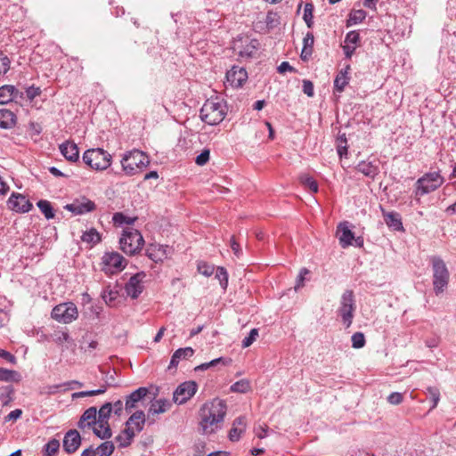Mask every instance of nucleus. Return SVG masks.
Masks as SVG:
<instances>
[{
	"label": "nucleus",
	"instance_id": "f257e3e1",
	"mask_svg": "<svg viewBox=\"0 0 456 456\" xmlns=\"http://www.w3.org/2000/svg\"><path fill=\"white\" fill-rule=\"evenodd\" d=\"M226 409V403L217 398L205 403L199 411L200 433L203 435L215 433L224 421Z\"/></svg>",
	"mask_w": 456,
	"mask_h": 456
},
{
	"label": "nucleus",
	"instance_id": "f03ea898",
	"mask_svg": "<svg viewBox=\"0 0 456 456\" xmlns=\"http://www.w3.org/2000/svg\"><path fill=\"white\" fill-rule=\"evenodd\" d=\"M226 105L218 98L208 99L200 109V118L208 125L221 123L226 115Z\"/></svg>",
	"mask_w": 456,
	"mask_h": 456
},
{
	"label": "nucleus",
	"instance_id": "7ed1b4c3",
	"mask_svg": "<svg viewBox=\"0 0 456 456\" xmlns=\"http://www.w3.org/2000/svg\"><path fill=\"white\" fill-rule=\"evenodd\" d=\"M430 262L433 269V286L436 295L444 291L449 282V271L444 261L440 256H431Z\"/></svg>",
	"mask_w": 456,
	"mask_h": 456
},
{
	"label": "nucleus",
	"instance_id": "20e7f679",
	"mask_svg": "<svg viewBox=\"0 0 456 456\" xmlns=\"http://www.w3.org/2000/svg\"><path fill=\"white\" fill-rule=\"evenodd\" d=\"M149 164V157L139 150L129 151L123 157L121 160L123 171L127 175H135L138 170H142Z\"/></svg>",
	"mask_w": 456,
	"mask_h": 456
},
{
	"label": "nucleus",
	"instance_id": "39448f33",
	"mask_svg": "<svg viewBox=\"0 0 456 456\" xmlns=\"http://www.w3.org/2000/svg\"><path fill=\"white\" fill-rule=\"evenodd\" d=\"M144 243L141 232L134 228L128 227L124 230L119 239L120 249L126 255H134L138 253Z\"/></svg>",
	"mask_w": 456,
	"mask_h": 456
},
{
	"label": "nucleus",
	"instance_id": "423d86ee",
	"mask_svg": "<svg viewBox=\"0 0 456 456\" xmlns=\"http://www.w3.org/2000/svg\"><path fill=\"white\" fill-rule=\"evenodd\" d=\"M259 47L256 39L248 36H239L232 41V51L240 60H248L256 56Z\"/></svg>",
	"mask_w": 456,
	"mask_h": 456
},
{
	"label": "nucleus",
	"instance_id": "0eeeda50",
	"mask_svg": "<svg viewBox=\"0 0 456 456\" xmlns=\"http://www.w3.org/2000/svg\"><path fill=\"white\" fill-rule=\"evenodd\" d=\"M82 159L86 165L94 170H105L111 165V155L101 148L86 151Z\"/></svg>",
	"mask_w": 456,
	"mask_h": 456
},
{
	"label": "nucleus",
	"instance_id": "6e6552de",
	"mask_svg": "<svg viewBox=\"0 0 456 456\" xmlns=\"http://www.w3.org/2000/svg\"><path fill=\"white\" fill-rule=\"evenodd\" d=\"M444 182L440 172H428L419 177L415 183L416 196H423L438 189Z\"/></svg>",
	"mask_w": 456,
	"mask_h": 456
},
{
	"label": "nucleus",
	"instance_id": "1a4fd4ad",
	"mask_svg": "<svg viewBox=\"0 0 456 456\" xmlns=\"http://www.w3.org/2000/svg\"><path fill=\"white\" fill-rule=\"evenodd\" d=\"M355 307L353 290H346L341 296L338 314L341 317L342 322L346 328L350 327L353 322Z\"/></svg>",
	"mask_w": 456,
	"mask_h": 456
},
{
	"label": "nucleus",
	"instance_id": "9d476101",
	"mask_svg": "<svg viewBox=\"0 0 456 456\" xmlns=\"http://www.w3.org/2000/svg\"><path fill=\"white\" fill-rule=\"evenodd\" d=\"M78 316L76 305L72 302L60 304L53 307L52 317L59 322L70 323Z\"/></svg>",
	"mask_w": 456,
	"mask_h": 456
},
{
	"label": "nucleus",
	"instance_id": "9b49d317",
	"mask_svg": "<svg viewBox=\"0 0 456 456\" xmlns=\"http://www.w3.org/2000/svg\"><path fill=\"white\" fill-rule=\"evenodd\" d=\"M103 271L105 273H116L122 271L126 262L125 258L118 252H108L102 256Z\"/></svg>",
	"mask_w": 456,
	"mask_h": 456
},
{
	"label": "nucleus",
	"instance_id": "f8f14e48",
	"mask_svg": "<svg viewBox=\"0 0 456 456\" xmlns=\"http://www.w3.org/2000/svg\"><path fill=\"white\" fill-rule=\"evenodd\" d=\"M197 383L195 381H185L180 384L174 392V402L178 404L186 403L197 392Z\"/></svg>",
	"mask_w": 456,
	"mask_h": 456
},
{
	"label": "nucleus",
	"instance_id": "ddd939ff",
	"mask_svg": "<svg viewBox=\"0 0 456 456\" xmlns=\"http://www.w3.org/2000/svg\"><path fill=\"white\" fill-rule=\"evenodd\" d=\"M64 208L75 216H81L93 212L96 208V205L86 197H82L74 200L73 202L69 204H67L64 206Z\"/></svg>",
	"mask_w": 456,
	"mask_h": 456
},
{
	"label": "nucleus",
	"instance_id": "4468645a",
	"mask_svg": "<svg viewBox=\"0 0 456 456\" xmlns=\"http://www.w3.org/2000/svg\"><path fill=\"white\" fill-rule=\"evenodd\" d=\"M225 78L232 87L239 88L247 81L248 72L244 68L234 65L226 72Z\"/></svg>",
	"mask_w": 456,
	"mask_h": 456
},
{
	"label": "nucleus",
	"instance_id": "2eb2a0df",
	"mask_svg": "<svg viewBox=\"0 0 456 456\" xmlns=\"http://www.w3.org/2000/svg\"><path fill=\"white\" fill-rule=\"evenodd\" d=\"M8 208L18 213H28L32 208V203L22 194L12 193L7 201Z\"/></svg>",
	"mask_w": 456,
	"mask_h": 456
},
{
	"label": "nucleus",
	"instance_id": "dca6fc26",
	"mask_svg": "<svg viewBox=\"0 0 456 456\" xmlns=\"http://www.w3.org/2000/svg\"><path fill=\"white\" fill-rule=\"evenodd\" d=\"M146 274L143 272L133 275L126 283L125 290L127 296L137 298L143 290L142 281Z\"/></svg>",
	"mask_w": 456,
	"mask_h": 456
},
{
	"label": "nucleus",
	"instance_id": "f3484780",
	"mask_svg": "<svg viewBox=\"0 0 456 456\" xmlns=\"http://www.w3.org/2000/svg\"><path fill=\"white\" fill-rule=\"evenodd\" d=\"M81 444V436L77 429H69L64 436L62 441L63 450L71 454L77 451Z\"/></svg>",
	"mask_w": 456,
	"mask_h": 456
},
{
	"label": "nucleus",
	"instance_id": "a211bd4d",
	"mask_svg": "<svg viewBox=\"0 0 456 456\" xmlns=\"http://www.w3.org/2000/svg\"><path fill=\"white\" fill-rule=\"evenodd\" d=\"M24 93L20 92L14 86L4 85L0 86V104H7L18 98L23 99Z\"/></svg>",
	"mask_w": 456,
	"mask_h": 456
},
{
	"label": "nucleus",
	"instance_id": "6ab92c4d",
	"mask_svg": "<svg viewBox=\"0 0 456 456\" xmlns=\"http://www.w3.org/2000/svg\"><path fill=\"white\" fill-rule=\"evenodd\" d=\"M337 237L339 240V244L343 248H346L353 245V240H354V233L351 231L348 226V223H341L338 224L337 229Z\"/></svg>",
	"mask_w": 456,
	"mask_h": 456
},
{
	"label": "nucleus",
	"instance_id": "aec40b11",
	"mask_svg": "<svg viewBox=\"0 0 456 456\" xmlns=\"http://www.w3.org/2000/svg\"><path fill=\"white\" fill-rule=\"evenodd\" d=\"M61 153L70 162H77L79 159V151L77 144L70 141H66L59 146Z\"/></svg>",
	"mask_w": 456,
	"mask_h": 456
},
{
	"label": "nucleus",
	"instance_id": "412c9836",
	"mask_svg": "<svg viewBox=\"0 0 456 456\" xmlns=\"http://www.w3.org/2000/svg\"><path fill=\"white\" fill-rule=\"evenodd\" d=\"M246 418L240 416L233 420L232 427L229 432V439L232 442L239 441L246 430Z\"/></svg>",
	"mask_w": 456,
	"mask_h": 456
},
{
	"label": "nucleus",
	"instance_id": "4be33fe9",
	"mask_svg": "<svg viewBox=\"0 0 456 456\" xmlns=\"http://www.w3.org/2000/svg\"><path fill=\"white\" fill-rule=\"evenodd\" d=\"M194 354V349L191 346L179 348L173 354L168 370L175 369L179 364L180 361L189 359Z\"/></svg>",
	"mask_w": 456,
	"mask_h": 456
},
{
	"label": "nucleus",
	"instance_id": "5701e85b",
	"mask_svg": "<svg viewBox=\"0 0 456 456\" xmlns=\"http://www.w3.org/2000/svg\"><path fill=\"white\" fill-rule=\"evenodd\" d=\"M382 215L386 224L393 231H403L401 216L397 212H386L382 209Z\"/></svg>",
	"mask_w": 456,
	"mask_h": 456
},
{
	"label": "nucleus",
	"instance_id": "b1692460",
	"mask_svg": "<svg viewBox=\"0 0 456 456\" xmlns=\"http://www.w3.org/2000/svg\"><path fill=\"white\" fill-rule=\"evenodd\" d=\"M149 393L147 387H142L132 392L126 400V411H131L136 406V403L142 401Z\"/></svg>",
	"mask_w": 456,
	"mask_h": 456
},
{
	"label": "nucleus",
	"instance_id": "393cba45",
	"mask_svg": "<svg viewBox=\"0 0 456 456\" xmlns=\"http://www.w3.org/2000/svg\"><path fill=\"white\" fill-rule=\"evenodd\" d=\"M167 246L163 245H150L146 249L147 256L153 262L158 263L167 257Z\"/></svg>",
	"mask_w": 456,
	"mask_h": 456
},
{
	"label": "nucleus",
	"instance_id": "a878e982",
	"mask_svg": "<svg viewBox=\"0 0 456 456\" xmlns=\"http://www.w3.org/2000/svg\"><path fill=\"white\" fill-rule=\"evenodd\" d=\"M97 421V409L96 407H90L82 414L78 421V428H85L86 427H92L93 425H96Z\"/></svg>",
	"mask_w": 456,
	"mask_h": 456
},
{
	"label": "nucleus",
	"instance_id": "bb28decb",
	"mask_svg": "<svg viewBox=\"0 0 456 456\" xmlns=\"http://www.w3.org/2000/svg\"><path fill=\"white\" fill-rule=\"evenodd\" d=\"M350 66L347 65L346 68L342 69L334 79V89L339 93L343 92L345 87L348 85L350 77H349Z\"/></svg>",
	"mask_w": 456,
	"mask_h": 456
},
{
	"label": "nucleus",
	"instance_id": "cd10ccee",
	"mask_svg": "<svg viewBox=\"0 0 456 456\" xmlns=\"http://www.w3.org/2000/svg\"><path fill=\"white\" fill-rule=\"evenodd\" d=\"M356 169L365 176L372 179L379 173V166L371 161H361L357 165Z\"/></svg>",
	"mask_w": 456,
	"mask_h": 456
},
{
	"label": "nucleus",
	"instance_id": "c85d7f7f",
	"mask_svg": "<svg viewBox=\"0 0 456 456\" xmlns=\"http://www.w3.org/2000/svg\"><path fill=\"white\" fill-rule=\"evenodd\" d=\"M16 124L15 114L9 110H0V128L11 129Z\"/></svg>",
	"mask_w": 456,
	"mask_h": 456
},
{
	"label": "nucleus",
	"instance_id": "c756f323",
	"mask_svg": "<svg viewBox=\"0 0 456 456\" xmlns=\"http://www.w3.org/2000/svg\"><path fill=\"white\" fill-rule=\"evenodd\" d=\"M314 37L312 32H307L303 39V48L301 51V58L305 61L313 53Z\"/></svg>",
	"mask_w": 456,
	"mask_h": 456
},
{
	"label": "nucleus",
	"instance_id": "7c9ffc66",
	"mask_svg": "<svg viewBox=\"0 0 456 456\" xmlns=\"http://www.w3.org/2000/svg\"><path fill=\"white\" fill-rule=\"evenodd\" d=\"M112 411V404L110 403H105L100 410L97 411V424L99 427L109 424V419Z\"/></svg>",
	"mask_w": 456,
	"mask_h": 456
},
{
	"label": "nucleus",
	"instance_id": "2f4dec72",
	"mask_svg": "<svg viewBox=\"0 0 456 456\" xmlns=\"http://www.w3.org/2000/svg\"><path fill=\"white\" fill-rule=\"evenodd\" d=\"M145 422V415L142 411H137L131 415V417L126 421V425H134L137 432L142 430Z\"/></svg>",
	"mask_w": 456,
	"mask_h": 456
},
{
	"label": "nucleus",
	"instance_id": "473e14b6",
	"mask_svg": "<svg viewBox=\"0 0 456 456\" xmlns=\"http://www.w3.org/2000/svg\"><path fill=\"white\" fill-rule=\"evenodd\" d=\"M232 360L230 358H224V357H218L208 362L201 363L195 367V371H204L208 370L211 367H216L219 363H222L223 365H228Z\"/></svg>",
	"mask_w": 456,
	"mask_h": 456
},
{
	"label": "nucleus",
	"instance_id": "72a5a7b5",
	"mask_svg": "<svg viewBox=\"0 0 456 456\" xmlns=\"http://www.w3.org/2000/svg\"><path fill=\"white\" fill-rule=\"evenodd\" d=\"M14 389L12 386L0 387V402L3 406L8 405L13 400Z\"/></svg>",
	"mask_w": 456,
	"mask_h": 456
},
{
	"label": "nucleus",
	"instance_id": "f704fd0d",
	"mask_svg": "<svg viewBox=\"0 0 456 456\" xmlns=\"http://www.w3.org/2000/svg\"><path fill=\"white\" fill-rule=\"evenodd\" d=\"M37 206L47 220L54 217V211L50 201L46 200H40L37 201Z\"/></svg>",
	"mask_w": 456,
	"mask_h": 456
},
{
	"label": "nucleus",
	"instance_id": "c9c22d12",
	"mask_svg": "<svg viewBox=\"0 0 456 456\" xmlns=\"http://www.w3.org/2000/svg\"><path fill=\"white\" fill-rule=\"evenodd\" d=\"M250 388H251V386H250L249 380L243 379H240V380L233 383L231 386L230 390L233 393L245 394V393H248L250 390Z\"/></svg>",
	"mask_w": 456,
	"mask_h": 456
},
{
	"label": "nucleus",
	"instance_id": "e433bc0d",
	"mask_svg": "<svg viewBox=\"0 0 456 456\" xmlns=\"http://www.w3.org/2000/svg\"><path fill=\"white\" fill-rule=\"evenodd\" d=\"M19 380L20 374L16 370H12L0 367V381L10 382Z\"/></svg>",
	"mask_w": 456,
	"mask_h": 456
},
{
	"label": "nucleus",
	"instance_id": "4c0bfd02",
	"mask_svg": "<svg viewBox=\"0 0 456 456\" xmlns=\"http://www.w3.org/2000/svg\"><path fill=\"white\" fill-rule=\"evenodd\" d=\"M93 431L96 436L101 439H108L111 436V429L109 424L102 425V427H99L98 424L93 425Z\"/></svg>",
	"mask_w": 456,
	"mask_h": 456
},
{
	"label": "nucleus",
	"instance_id": "58836bf2",
	"mask_svg": "<svg viewBox=\"0 0 456 456\" xmlns=\"http://www.w3.org/2000/svg\"><path fill=\"white\" fill-rule=\"evenodd\" d=\"M115 446L112 442L106 441L102 443L97 448L96 452L99 456H110L114 452Z\"/></svg>",
	"mask_w": 456,
	"mask_h": 456
},
{
	"label": "nucleus",
	"instance_id": "ea45409f",
	"mask_svg": "<svg viewBox=\"0 0 456 456\" xmlns=\"http://www.w3.org/2000/svg\"><path fill=\"white\" fill-rule=\"evenodd\" d=\"M314 6L312 3H306L304 6L303 19L308 28H312L314 25Z\"/></svg>",
	"mask_w": 456,
	"mask_h": 456
},
{
	"label": "nucleus",
	"instance_id": "a19ab883",
	"mask_svg": "<svg viewBox=\"0 0 456 456\" xmlns=\"http://www.w3.org/2000/svg\"><path fill=\"white\" fill-rule=\"evenodd\" d=\"M168 403L167 400L159 399L153 402L150 407V412L153 414L163 413L167 411Z\"/></svg>",
	"mask_w": 456,
	"mask_h": 456
},
{
	"label": "nucleus",
	"instance_id": "79ce46f5",
	"mask_svg": "<svg viewBox=\"0 0 456 456\" xmlns=\"http://www.w3.org/2000/svg\"><path fill=\"white\" fill-rule=\"evenodd\" d=\"M299 180L304 186L307 187L311 191V192L316 193L318 191V183L312 176L302 175H300Z\"/></svg>",
	"mask_w": 456,
	"mask_h": 456
},
{
	"label": "nucleus",
	"instance_id": "37998d69",
	"mask_svg": "<svg viewBox=\"0 0 456 456\" xmlns=\"http://www.w3.org/2000/svg\"><path fill=\"white\" fill-rule=\"evenodd\" d=\"M81 240L86 243L95 244L101 240V237L95 229H91L83 233Z\"/></svg>",
	"mask_w": 456,
	"mask_h": 456
},
{
	"label": "nucleus",
	"instance_id": "c03bdc74",
	"mask_svg": "<svg viewBox=\"0 0 456 456\" xmlns=\"http://www.w3.org/2000/svg\"><path fill=\"white\" fill-rule=\"evenodd\" d=\"M60 449V442L59 440L53 438L48 441V443L45 445V456H53L55 455Z\"/></svg>",
	"mask_w": 456,
	"mask_h": 456
},
{
	"label": "nucleus",
	"instance_id": "a18cd8bd",
	"mask_svg": "<svg viewBox=\"0 0 456 456\" xmlns=\"http://www.w3.org/2000/svg\"><path fill=\"white\" fill-rule=\"evenodd\" d=\"M216 278L219 281L221 287L225 289L228 284V273L224 267L216 268Z\"/></svg>",
	"mask_w": 456,
	"mask_h": 456
},
{
	"label": "nucleus",
	"instance_id": "49530a36",
	"mask_svg": "<svg viewBox=\"0 0 456 456\" xmlns=\"http://www.w3.org/2000/svg\"><path fill=\"white\" fill-rule=\"evenodd\" d=\"M118 296V291L110 289L109 288L105 289L102 293V299L109 305H112L114 304Z\"/></svg>",
	"mask_w": 456,
	"mask_h": 456
},
{
	"label": "nucleus",
	"instance_id": "de8ad7c7",
	"mask_svg": "<svg viewBox=\"0 0 456 456\" xmlns=\"http://www.w3.org/2000/svg\"><path fill=\"white\" fill-rule=\"evenodd\" d=\"M427 392L428 394L429 395V397L433 403L432 406H431V410L435 409L439 401H440V392H439V389L437 387H428L427 388Z\"/></svg>",
	"mask_w": 456,
	"mask_h": 456
},
{
	"label": "nucleus",
	"instance_id": "09e8293b",
	"mask_svg": "<svg viewBox=\"0 0 456 456\" xmlns=\"http://www.w3.org/2000/svg\"><path fill=\"white\" fill-rule=\"evenodd\" d=\"M351 341H352V346L354 348L359 349V348L363 347L365 345V338H364L363 333H362V332L354 333L351 338Z\"/></svg>",
	"mask_w": 456,
	"mask_h": 456
},
{
	"label": "nucleus",
	"instance_id": "8fccbe9b",
	"mask_svg": "<svg viewBox=\"0 0 456 456\" xmlns=\"http://www.w3.org/2000/svg\"><path fill=\"white\" fill-rule=\"evenodd\" d=\"M258 337V330L257 329H252L248 335L245 337L241 342L242 347L246 348L251 346Z\"/></svg>",
	"mask_w": 456,
	"mask_h": 456
},
{
	"label": "nucleus",
	"instance_id": "3c124183",
	"mask_svg": "<svg viewBox=\"0 0 456 456\" xmlns=\"http://www.w3.org/2000/svg\"><path fill=\"white\" fill-rule=\"evenodd\" d=\"M198 271L202 275L209 277L214 273L215 266L205 262H200L198 264Z\"/></svg>",
	"mask_w": 456,
	"mask_h": 456
},
{
	"label": "nucleus",
	"instance_id": "603ef678",
	"mask_svg": "<svg viewBox=\"0 0 456 456\" xmlns=\"http://www.w3.org/2000/svg\"><path fill=\"white\" fill-rule=\"evenodd\" d=\"M112 220L114 224L118 225H122L124 224H132L134 221V219L127 217L122 213H115L113 215Z\"/></svg>",
	"mask_w": 456,
	"mask_h": 456
},
{
	"label": "nucleus",
	"instance_id": "864d4df0",
	"mask_svg": "<svg viewBox=\"0 0 456 456\" xmlns=\"http://www.w3.org/2000/svg\"><path fill=\"white\" fill-rule=\"evenodd\" d=\"M11 61L2 51H0V75L5 74L10 69Z\"/></svg>",
	"mask_w": 456,
	"mask_h": 456
},
{
	"label": "nucleus",
	"instance_id": "5fc2aeb1",
	"mask_svg": "<svg viewBox=\"0 0 456 456\" xmlns=\"http://www.w3.org/2000/svg\"><path fill=\"white\" fill-rule=\"evenodd\" d=\"M366 18V12L363 10H355L350 14V21L354 24L362 22Z\"/></svg>",
	"mask_w": 456,
	"mask_h": 456
},
{
	"label": "nucleus",
	"instance_id": "6e6d98bb",
	"mask_svg": "<svg viewBox=\"0 0 456 456\" xmlns=\"http://www.w3.org/2000/svg\"><path fill=\"white\" fill-rule=\"evenodd\" d=\"M116 441L121 448L127 447L132 443L131 435H126L123 431L116 436Z\"/></svg>",
	"mask_w": 456,
	"mask_h": 456
},
{
	"label": "nucleus",
	"instance_id": "4d7b16f0",
	"mask_svg": "<svg viewBox=\"0 0 456 456\" xmlns=\"http://www.w3.org/2000/svg\"><path fill=\"white\" fill-rule=\"evenodd\" d=\"M359 40H360L359 33L353 30L346 34V38H345V44L348 45L355 46L356 44L359 42Z\"/></svg>",
	"mask_w": 456,
	"mask_h": 456
},
{
	"label": "nucleus",
	"instance_id": "13d9d810",
	"mask_svg": "<svg viewBox=\"0 0 456 456\" xmlns=\"http://www.w3.org/2000/svg\"><path fill=\"white\" fill-rule=\"evenodd\" d=\"M41 93V88L35 86H28L25 92L27 98L30 102H32L36 97L39 96Z\"/></svg>",
	"mask_w": 456,
	"mask_h": 456
},
{
	"label": "nucleus",
	"instance_id": "bf43d9fd",
	"mask_svg": "<svg viewBox=\"0 0 456 456\" xmlns=\"http://www.w3.org/2000/svg\"><path fill=\"white\" fill-rule=\"evenodd\" d=\"M309 273V271L306 268H302L297 277L295 290H298L300 288L304 286V281L306 274Z\"/></svg>",
	"mask_w": 456,
	"mask_h": 456
},
{
	"label": "nucleus",
	"instance_id": "052dcab7",
	"mask_svg": "<svg viewBox=\"0 0 456 456\" xmlns=\"http://www.w3.org/2000/svg\"><path fill=\"white\" fill-rule=\"evenodd\" d=\"M403 394L398 392H393L387 396V402L393 405H398L403 402Z\"/></svg>",
	"mask_w": 456,
	"mask_h": 456
},
{
	"label": "nucleus",
	"instance_id": "680f3d73",
	"mask_svg": "<svg viewBox=\"0 0 456 456\" xmlns=\"http://www.w3.org/2000/svg\"><path fill=\"white\" fill-rule=\"evenodd\" d=\"M279 17L277 13L269 12L265 17V23L268 27L273 28L279 23Z\"/></svg>",
	"mask_w": 456,
	"mask_h": 456
},
{
	"label": "nucleus",
	"instance_id": "e2e57ef3",
	"mask_svg": "<svg viewBox=\"0 0 456 456\" xmlns=\"http://www.w3.org/2000/svg\"><path fill=\"white\" fill-rule=\"evenodd\" d=\"M210 152L208 150H204L196 158V164L199 166H204L209 160Z\"/></svg>",
	"mask_w": 456,
	"mask_h": 456
},
{
	"label": "nucleus",
	"instance_id": "0e129e2a",
	"mask_svg": "<svg viewBox=\"0 0 456 456\" xmlns=\"http://www.w3.org/2000/svg\"><path fill=\"white\" fill-rule=\"evenodd\" d=\"M21 414L22 411L20 409H15L4 417V421H15L20 418Z\"/></svg>",
	"mask_w": 456,
	"mask_h": 456
},
{
	"label": "nucleus",
	"instance_id": "69168bd1",
	"mask_svg": "<svg viewBox=\"0 0 456 456\" xmlns=\"http://www.w3.org/2000/svg\"><path fill=\"white\" fill-rule=\"evenodd\" d=\"M303 92L309 97L314 95V85L310 80H303Z\"/></svg>",
	"mask_w": 456,
	"mask_h": 456
},
{
	"label": "nucleus",
	"instance_id": "338daca9",
	"mask_svg": "<svg viewBox=\"0 0 456 456\" xmlns=\"http://www.w3.org/2000/svg\"><path fill=\"white\" fill-rule=\"evenodd\" d=\"M231 248L237 257H240L241 256V248L240 244L235 240V238L233 236L231 238Z\"/></svg>",
	"mask_w": 456,
	"mask_h": 456
},
{
	"label": "nucleus",
	"instance_id": "774afa93",
	"mask_svg": "<svg viewBox=\"0 0 456 456\" xmlns=\"http://www.w3.org/2000/svg\"><path fill=\"white\" fill-rule=\"evenodd\" d=\"M0 357L8 361L9 362L15 363L16 358L13 354L9 353L8 351H5L4 349L0 348Z\"/></svg>",
	"mask_w": 456,
	"mask_h": 456
}]
</instances>
